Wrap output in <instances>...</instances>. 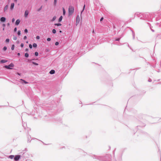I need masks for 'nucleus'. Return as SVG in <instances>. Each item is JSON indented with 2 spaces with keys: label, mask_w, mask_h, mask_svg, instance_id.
Instances as JSON below:
<instances>
[{
  "label": "nucleus",
  "mask_w": 161,
  "mask_h": 161,
  "mask_svg": "<svg viewBox=\"0 0 161 161\" xmlns=\"http://www.w3.org/2000/svg\"><path fill=\"white\" fill-rule=\"evenodd\" d=\"M54 25L55 26H61L62 25V24H61L60 23H55L54 24Z\"/></svg>",
  "instance_id": "obj_21"
},
{
  "label": "nucleus",
  "mask_w": 161,
  "mask_h": 161,
  "mask_svg": "<svg viewBox=\"0 0 161 161\" xmlns=\"http://www.w3.org/2000/svg\"><path fill=\"white\" fill-rule=\"evenodd\" d=\"M5 42L6 43H9V39L8 38H7L6 39Z\"/></svg>",
  "instance_id": "obj_33"
},
{
  "label": "nucleus",
  "mask_w": 161,
  "mask_h": 161,
  "mask_svg": "<svg viewBox=\"0 0 161 161\" xmlns=\"http://www.w3.org/2000/svg\"><path fill=\"white\" fill-rule=\"evenodd\" d=\"M21 156L20 155H15L14 158V161H19L21 158Z\"/></svg>",
  "instance_id": "obj_6"
},
{
  "label": "nucleus",
  "mask_w": 161,
  "mask_h": 161,
  "mask_svg": "<svg viewBox=\"0 0 161 161\" xmlns=\"http://www.w3.org/2000/svg\"><path fill=\"white\" fill-rule=\"evenodd\" d=\"M13 39L14 40H16L17 39V37L16 36H14L13 37Z\"/></svg>",
  "instance_id": "obj_39"
},
{
  "label": "nucleus",
  "mask_w": 161,
  "mask_h": 161,
  "mask_svg": "<svg viewBox=\"0 0 161 161\" xmlns=\"http://www.w3.org/2000/svg\"><path fill=\"white\" fill-rule=\"evenodd\" d=\"M7 62V60L6 59H2L0 61V63H6Z\"/></svg>",
  "instance_id": "obj_15"
},
{
  "label": "nucleus",
  "mask_w": 161,
  "mask_h": 161,
  "mask_svg": "<svg viewBox=\"0 0 161 161\" xmlns=\"http://www.w3.org/2000/svg\"><path fill=\"white\" fill-rule=\"evenodd\" d=\"M120 38H117L115 39V41H119L120 40Z\"/></svg>",
  "instance_id": "obj_36"
},
{
  "label": "nucleus",
  "mask_w": 161,
  "mask_h": 161,
  "mask_svg": "<svg viewBox=\"0 0 161 161\" xmlns=\"http://www.w3.org/2000/svg\"><path fill=\"white\" fill-rule=\"evenodd\" d=\"M32 46L34 48H36L37 47V44L36 43H34L33 44Z\"/></svg>",
  "instance_id": "obj_26"
},
{
  "label": "nucleus",
  "mask_w": 161,
  "mask_h": 161,
  "mask_svg": "<svg viewBox=\"0 0 161 161\" xmlns=\"http://www.w3.org/2000/svg\"><path fill=\"white\" fill-rule=\"evenodd\" d=\"M103 17H102L101 18V19H100V21L101 22H102L103 20Z\"/></svg>",
  "instance_id": "obj_44"
},
{
  "label": "nucleus",
  "mask_w": 161,
  "mask_h": 161,
  "mask_svg": "<svg viewBox=\"0 0 161 161\" xmlns=\"http://www.w3.org/2000/svg\"><path fill=\"white\" fill-rule=\"evenodd\" d=\"M127 46L131 49V48L130 47L129 45L128 44H127Z\"/></svg>",
  "instance_id": "obj_61"
},
{
  "label": "nucleus",
  "mask_w": 161,
  "mask_h": 161,
  "mask_svg": "<svg viewBox=\"0 0 161 161\" xmlns=\"http://www.w3.org/2000/svg\"><path fill=\"white\" fill-rule=\"evenodd\" d=\"M56 16H54L53 18H52V19L51 20V21H54L56 19Z\"/></svg>",
  "instance_id": "obj_22"
},
{
  "label": "nucleus",
  "mask_w": 161,
  "mask_h": 161,
  "mask_svg": "<svg viewBox=\"0 0 161 161\" xmlns=\"http://www.w3.org/2000/svg\"><path fill=\"white\" fill-rule=\"evenodd\" d=\"M152 81V79L150 78H149L148 80V81L149 82H150Z\"/></svg>",
  "instance_id": "obj_48"
},
{
  "label": "nucleus",
  "mask_w": 161,
  "mask_h": 161,
  "mask_svg": "<svg viewBox=\"0 0 161 161\" xmlns=\"http://www.w3.org/2000/svg\"><path fill=\"white\" fill-rule=\"evenodd\" d=\"M17 55L19 56L20 55V53H17Z\"/></svg>",
  "instance_id": "obj_54"
},
{
  "label": "nucleus",
  "mask_w": 161,
  "mask_h": 161,
  "mask_svg": "<svg viewBox=\"0 0 161 161\" xmlns=\"http://www.w3.org/2000/svg\"><path fill=\"white\" fill-rule=\"evenodd\" d=\"M54 120H55V122L58 124L61 123L62 122V119L60 118H55Z\"/></svg>",
  "instance_id": "obj_7"
},
{
  "label": "nucleus",
  "mask_w": 161,
  "mask_h": 161,
  "mask_svg": "<svg viewBox=\"0 0 161 161\" xmlns=\"http://www.w3.org/2000/svg\"><path fill=\"white\" fill-rule=\"evenodd\" d=\"M90 156L94 159L95 158L100 161H110L111 157V155L109 154H108L104 157L98 156L95 155H92Z\"/></svg>",
  "instance_id": "obj_1"
},
{
  "label": "nucleus",
  "mask_w": 161,
  "mask_h": 161,
  "mask_svg": "<svg viewBox=\"0 0 161 161\" xmlns=\"http://www.w3.org/2000/svg\"><path fill=\"white\" fill-rule=\"evenodd\" d=\"M141 16V13L139 12L136 13L134 15V17L137 16L138 17H140Z\"/></svg>",
  "instance_id": "obj_11"
},
{
  "label": "nucleus",
  "mask_w": 161,
  "mask_h": 161,
  "mask_svg": "<svg viewBox=\"0 0 161 161\" xmlns=\"http://www.w3.org/2000/svg\"><path fill=\"white\" fill-rule=\"evenodd\" d=\"M143 16L144 17V19L147 20L148 21H152V18L151 17V14H144Z\"/></svg>",
  "instance_id": "obj_3"
},
{
  "label": "nucleus",
  "mask_w": 161,
  "mask_h": 161,
  "mask_svg": "<svg viewBox=\"0 0 161 161\" xmlns=\"http://www.w3.org/2000/svg\"><path fill=\"white\" fill-rule=\"evenodd\" d=\"M29 13V12L28 10H25L24 14V16L25 18H27Z\"/></svg>",
  "instance_id": "obj_9"
},
{
  "label": "nucleus",
  "mask_w": 161,
  "mask_h": 161,
  "mask_svg": "<svg viewBox=\"0 0 161 161\" xmlns=\"http://www.w3.org/2000/svg\"><path fill=\"white\" fill-rule=\"evenodd\" d=\"M51 102V103H52V104H53V103H54V101H52Z\"/></svg>",
  "instance_id": "obj_60"
},
{
  "label": "nucleus",
  "mask_w": 161,
  "mask_h": 161,
  "mask_svg": "<svg viewBox=\"0 0 161 161\" xmlns=\"http://www.w3.org/2000/svg\"><path fill=\"white\" fill-rule=\"evenodd\" d=\"M3 51H5L7 49V47L6 46H4L3 49Z\"/></svg>",
  "instance_id": "obj_34"
},
{
  "label": "nucleus",
  "mask_w": 161,
  "mask_h": 161,
  "mask_svg": "<svg viewBox=\"0 0 161 161\" xmlns=\"http://www.w3.org/2000/svg\"><path fill=\"white\" fill-rule=\"evenodd\" d=\"M20 22V20L19 19H17L16 20V22H15V24L16 25H18Z\"/></svg>",
  "instance_id": "obj_12"
},
{
  "label": "nucleus",
  "mask_w": 161,
  "mask_h": 161,
  "mask_svg": "<svg viewBox=\"0 0 161 161\" xmlns=\"http://www.w3.org/2000/svg\"><path fill=\"white\" fill-rule=\"evenodd\" d=\"M56 32V30L55 29H53L52 30V33L54 34H55Z\"/></svg>",
  "instance_id": "obj_30"
},
{
  "label": "nucleus",
  "mask_w": 161,
  "mask_h": 161,
  "mask_svg": "<svg viewBox=\"0 0 161 161\" xmlns=\"http://www.w3.org/2000/svg\"><path fill=\"white\" fill-rule=\"evenodd\" d=\"M59 32L60 33H61L62 32V31L61 30H60Z\"/></svg>",
  "instance_id": "obj_57"
},
{
  "label": "nucleus",
  "mask_w": 161,
  "mask_h": 161,
  "mask_svg": "<svg viewBox=\"0 0 161 161\" xmlns=\"http://www.w3.org/2000/svg\"><path fill=\"white\" fill-rule=\"evenodd\" d=\"M80 21V17L79 15L77 16L76 17V24H78Z\"/></svg>",
  "instance_id": "obj_8"
},
{
  "label": "nucleus",
  "mask_w": 161,
  "mask_h": 161,
  "mask_svg": "<svg viewBox=\"0 0 161 161\" xmlns=\"http://www.w3.org/2000/svg\"><path fill=\"white\" fill-rule=\"evenodd\" d=\"M20 80L22 81L21 83L22 84L23 83H24L25 84H28V82H27V81H25V80L24 79H20Z\"/></svg>",
  "instance_id": "obj_14"
},
{
  "label": "nucleus",
  "mask_w": 161,
  "mask_h": 161,
  "mask_svg": "<svg viewBox=\"0 0 161 161\" xmlns=\"http://www.w3.org/2000/svg\"><path fill=\"white\" fill-rule=\"evenodd\" d=\"M66 13V11L64 8H63V15H65Z\"/></svg>",
  "instance_id": "obj_19"
},
{
  "label": "nucleus",
  "mask_w": 161,
  "mask_h": 161,
  "mask_svg": "<svg viewBox=\"0 0 161 161\" xmlns=\"http://www.w3.org/2000/svg\"><path fill=\"white\" fill-rule=\"evenodd\" d=\"M62 19H63V16H62L61 15V16H60V17H59V18L58 19V22H61V21H62Z\"/></svg>",
  "instance_id": "obj_18"
},
{
  "label": "nucleus",
  "mask_w": 161,
  "mask_h": 161,
  "mask_svg": "<svg viewBox=\"0 0 161 161\" xmlns=\"http://www.w3.org/2000/svg\"><path fill=\"white\" fill-rule=\"evenodd\" d=\"M8 5H6L5 6L4 8V12H5L8 9Z\"/></svg>",
  "instance_id": "obj_20"
},
{
  "label": "nucleus",
  "mask_w": 161,
  "mask_h": 161,
  "mask_svg": "<svg viewBox=\"0 0 161 161\" xmlns=\"http://www.w3.org/2000/svg\"><path fill=\"white\" fill-rule=\"evenodd\" d=\"M14 45L13 44L12 45V47H11V49L12 50H14Z\"/></svg>",
  "instance_id": "obj_31"
},
{
  "label": "nucleus",
  "mask_w": 161,
  "mask_h": 161,
  "mask_svg": "<svg viewBox=\"0 0 161 161\" xmlns=\"http://www.w3.org/2000/svg\"><path fill=\"white\" fill-rule=\"evenodd\" d=\"M55 71L53 69H52L49 72V73L50 74L53 75L55 73Z\"/></svg>",
  "instance_id": "obj_16"
},
{
  "label": "nucleus",
  "mask_w": 161,
  "mask_h": 161,
  "mask_svg": "<svg viewBox=\"0 0 161 161\" xmlns=\"http://www.w3.org/2000/svg\"><path fill=\"white\" fill-rule=\"evenodd\" d=\"M42 8V5L41 6V7L37 10V11L38 12H39Z\"/></svg>",
  "instance_id": "obj_28"
},
{
  "label": "nucleus",
  "mask_w": 161,
  "mask_h": 161,
  "mask_svg": "<svg viewBox=\"0 0 161 161\" xmlns=\"http://www.w3.org/2000/svg\"><path fill=\"white\" fill-rule=\"evenodd\" d=\"M29 137L31 138V136H28V139H29V138H30Z\"/></svg>",
  "instance_id": "obj_56"
},
{
  "label": "nucleus",
  "mask_w": 161,
  "mask_h": 161,
  "mask_svg": "<svg viewBox=\"0 0 161 161\" xmlns=\"http://www.w3.org/2000/svg\"><path fill=\"white\" fill-rule=\"evenodd\" d=\"M25 56L26 58H28L29 57V54L27 53H26L25 54Z\"/></svg>",
  "instance_id": "obj_29"
},
{
  "label": "nucleus",
  "mask_w": 161,
  "mask_h": 161,
  "mask_svg": "<svg viewBox=\"0 0 161 161\" xmlns=\"http://www.w3.org/2000/svg\"><path fill=\"white\" fill-rule=\"evenodd\" d=\"M55 106H56V104H54V105H53V106L52 105H50V107H51L52 106L53 107H55Z\"/></svg>",
  "instance_id": "obj_53"
},
{
  "label": "nucleus",
  "mask_w": 161,
  "mask_h": 161,
  "mask_svg": "<svg viewBox=\"0 0 161 161\" xmlns=\"http://www.w3.org/2000/svg\"><path fill=\"white\" fill-rule=\"evenodd\" d=\"M28 50H29V49H28V48H26V49H25V51L26 52L28 51Z\"/></svg>",
  "instance_id": "obj_51"
},
{
  "label": "nucleus",
  "mask_w": 161,
  "mask_h": 161,
  "mask_svg": "<svg viewBox=\"0 0 161 161\" xmlns=\"http://www.w3.org/2000/svg\"><path fill=\"white\" fill-rule=\"evenodd\" d=\"M74 7L72 6H70L68 9L69 16L71 15L74 13Z\"/></svg>",
  "instance_id": "obj_4"
},
{
  "label": "nucleus",
  "mask_w": 161,
  "mask_h": 161,
  "mask_svg": "<svg viewBox=\"0 0 161 161\" xmlns=\"http://www.w3.org/2000/svg\"><path fill=\"white\" fill-rule=\"evenodd\" d=\"M113 28H114H114H115V26L114 25Z\"/></svg>",
  "instance_id": "obj_64"
},
{
  "label": "nucleus",
  "mask_w": 161,
  "mask_h": 161,
  "mask_svg": "<svg viewBox=\"0 0 161 161\" xmlns=\"http://www.w3.org/2000/svg\"><path fill=\"white\" fill-rule=\"evenodd\" d=\"M151 31H153V32H154V30H153V29H151Z\"/></svg>",
  "instance_id": "obj_62"
},
{
  "label": "nucleus",
  "mask_w": 161,
  "mask_h": 161,
  "mask_svg": "<svg viewBox=\"0 0 161 161\" xmlns=\"http://www.w3.org/2000/svg\"><path fill=\"white\" fill-rule=\"evenodd\" d=\"M40 38V37L39 36H36V39L37 40H38V39H39Z\"/></svg>",
  "instance_id": "obj_42"
},
{
  "label": "nucleus",
  "mask_w": 161,
  "mask_h": 161,
  "mask_svg": "<svg viewBox=\"0 0 161 161\" xmlns=\"http://www.w3.org/2000/svg\"><path fill=\"white\" fill-rule=\"evenodd\" d=\"M15 21V19L14 18H13L12 19V22H14Z\"/></svg>",
  "instance_id": "obj_46"
},
{
  "label": "nucleus",
  "mask_w": 161,
  "mask_h": 161,
  "mask_svg": "<svg viewBox=\"0 0 161 161\" xmlns=\"http://www.w3.org/2000/svg\"><path fill=\"white\" fill-rule=\"evenodd\" d=\"M17 75H21L20 73H17Z\"/></svg>",
  "instance_id": "obj_52"
},
{
  "label": "nucleus",
  "mask_w": 161,
  "mask_h": 161,
  "mask_svg": "<svg viewBox=\"0 0 161 161\" xmlns=\"http://www.w3.org/2000/svg\"><path fill=\"white\" fill-rule=\"evenodd\" d=\"M94 33V30H93V31H92V33Z\"/></svg>",
  "instance_id": "obj_59"
},
{
  "label": "nucleus",
  "mask_w": 161,
  "mask_h": 161,
  "mask_svg": "<svg viewBox=\"0 0 161 161\" xmlns=\"http://www.w3.org/2000/svg\"><path fill=\"white\" fill-rule=\"evenodd\" d=\"M9 25H10L9 23H7V25H8V26H9Z\"/></svg>",
  "instance_id": "obj_55"
},
{
  "label": "nucleus",
  "mask_w": 161,
  "mask_h": 161,
  "mask_svg": "<svg viewBox=\"0 0 161 161\" xmlns=\"http://www.w3.org/2000/svg\"><path fill=\"white\" fill-rule=\"evenodd\" d=\"M59 44V42H56L55 43V45L56 46H57Z\"/></svg>",
  "instance_id": "obj_41"
},
{
  "label": "nucleus",
  "mask_w": 161,
  "mask_h": 161,
  "mask_svg": "<svg viewBox=\"0 0 161 161\" xmlns=\"http://www.w3.org/2000/svg\"><path fill=\"white\" fill-rule=\"evenodd\" d=\"M17 34L18 36H20L21 35V31L20 30L18 31Z\"/></svg>",
  "instance_id": "obj_32"
},
{
  "label": "nucleus",
  "mask_w": 161,
  "mask_h": 161,
  "mask_svg": "<svg viewBox=\"0 0 161 161\" xmlns=\"http://www.w3.org/2000/svg\"><path fill=\"white\" fill-rule=\"evenodd\" d=\"M28 31L27 29H25L24 30V32L25 33H28Z\"/></svg>",
  "instance_id": "obj_37"
},
{
  "label": "nucleus",
  "mask_w": 161,
  "mask_h": 161,
  "mask_svg": "<svg viewBox=\"0 0 161 161\" xmlns=\"http://www.w3.org/2000/svg\"><path fill=\"white\" fill-rule=\"evenodd\" d=\"M149 117L148 116L146 115H142V117H140L139 118L140 119V120L139 122V125L137 126V127H144L146 125V124L145 123H143L142 120L144 121V120H146V119H147V118Z\"/></svg>",
  "instance_id": "obj_2"
},
{
  "label": "nucleus",
  "mask_w": 161,
  "mask_h": 161,
  "mask_svg": "<svg viewBox=\"0 0 161 161\" xmlns=\"http://www.w3.org/2000/svg\"><path fill=\"white\" fill-rule=\"evenodd\" d=\"M47 41H50L51 40V38L49 37L47 38Z\"/></svg>",
  "instance_id": "obj_38"
},
{
  "label": "nucleus",
  "mask_w": 161,
  "mask_h": 161,
  "mask_svg": "<svg viewBox=\"0 0 161 161\" xmlns=\"http://www.w3.org/2000/svg\"><path fill=\"white\" fill-rule=\"evenodd\" d=\"M31 62L33 64L35 65H38V64L35 62L32 61V62Z\"/></svg>",
  "instance_id": "obj_27"
},
{
  "label": "nucleus",
  "mask_w": 161,
  "mask_h": 161,
  "mask_svg": "<svg viewBox=\"0 0 161 161\" xmlns=\"http://www.w3.org/2000/svg\"><path fill=\"white\" fill-rule=\"evenodd\" d=\"M2 26L3 27H4L6 26V25L5 24H3L2 25Z\"/></svg>",
  "instance_id": "obj_49"
},
{
  "label": "nucleus",
  "mask_w": 161,
  "mask_h": 161,
  "mask_svg": "<svg viewBox=\"0 0 161 161\" xmlns=\"http://www.w3.org/2000/svg\"><path fill=\"white\" fill-rule=\"evenodd\" d=\"M17 27H15L14 28V32H15L17 31Z\"/></svg>",
  "instance_id": "obj_43"
},
{
  "label": "nucleus",
  "mask_w": 161,
  "mask_h": 161,
  "mask_svg": "<svg viewBox=\"0 0 161 161\" xmlns=\"http://www.w3.org/2000/svg\"><path fill=\"white\" fill-rule=\"evenodd\" d=\"M27 38V37L26 36H24V38H23L24 40H25Z\"/></svg>",
  "instance_id": "obj_47"
},
{
  "label": "nucleus",
  "mask_w": 161,
  "mask_h": 161,
  "mask_svg": "<svg viewBox=\"0 0 161 161\" xmlns=\"http://www.w3.org/2000/svg\"><path fill=\"white\" fill-rule=\"evenodd\" d=\"M14 156H14V155H10L8 156V158H9L11 159H12L13 158L14 159Z\"/></svg>",
  "instance_id": "obj_17"
},
{
  "label": "nucleus",
  "mask_w": 161,
  "mask_h": 161,
  "mask_svg": "<svg viewBox=\"0 0 161 161\" xmlns=\"http://www.w3.org/2000/svg\"><path fill=\"white\" fill-rule=\"evenodd\" d=\"M26 161H33L29 159H27L26 160Z\"/></svg>",
  "instance_id": "obj_50"
},
{
  "label": "nucleus",
  "mask_w": 161,
  "mask_h": 161,
  "mask_svg": "<svg viewBox=\"0 0 161 161\" xmlns=\"http://www.w3.org/2000/svg\"><path fill=\"white\" fill-rule=\"evenodd\" d=\"M57 0H54L53 5L55 6L56 5L57 2Z\"/></svg>",
  "instance_id": "obj_24"
},
{
  "label": "nucleus",
  "mask_w": 161,
  "mask_h": 161,
  "mask_svg": "<svg viewBox=\"0 0 161 161\" xmlns=\"http://www.w3.org/2000/svg\"><path fill=\"white\" fill-rule=\"evenodd\" d=\"M14 66V64L12 63H11L8 65H5L4 67L7 69H13L11 67H13Z\"/></svg>",
  "instance_id": "obj_5"
},
{
  "label": "nucleus",
  "mask_w": 161,
  "mask_h": 161,
  "mask_svg": "<svg viewBox=\"0 0 161 161\" xmlns=\"http://www.w3.org/2000/svg\"><path fill=\"white\" fill-rule=\"evenodd\" d=\"M27 142H30V141H29V139H28V140Z\"/></svg>",
  "instance_id": "obj_58"
},
{
  "label": "nucleus",
  "mask_w": 161,
  "mask_h": 161,
  "mask_svg": "<svg viewBox=\"0 0 161 161\" xmlns=\"http://www.w3.org/2000/svg\"><path fill=\"white\" fill-rule=\"evenodd\" d=\"M24 44L23 43H21L20 44V47H24Z\"/></svg>",
  "instance_id": "obj_45"
},
{
  "label": "nucleus",
  "mask_w": 161,
  "mask_h": 161,
  "mask_svg": "<svg viewBox=\"0 0 161 161\" xmlns=\"http://www.w3.org/2000/svg\"><path fill=\"white\" fill-rule=\"evenodd\" d=\"M14 2H17V0H14Z\"/></svg>",
  "instance_id": "obj_63"
},
{
  "label": "nucleus",
  "mask_w": 161,
  "mask_h": 161,
  "mask_svg": "<svg viewBox=\"0 0 161 161\" xmlns=\"http://www.w3.org/2000/svg\"><path fill=\"white\" fill-rule=\"evenodd\" d=\"M131 31L132 33L133 38V39H134L135 37V32L133 31H132V30Z\"/></svg>",
  "instance_id": "obj_25"
},
{
  "label": "nucleus",
  "mask_w": 161,
  "mask_h": 161,
  "mask_svg": "<svg viewBox=\"0 0 161 161\" xmlns=\"http://www.w3.org/2000/svg\"><path fill=\"white\" fill-rule=\"evenodd\" d=\"M14 3H12L11 4L10 8L11 10H12L14 9Z\"/></svg>",
  "instance_id": "obj_13"
},
{
  "label": "nucleus",
  "mask_w": 161,
  "mask_h": 161,
  "mask_svg": "<svg viewBox=\"0 0 161 161\" xmlns=\"http://www.w3.org/2000/svg\"><path fill=\"white\" fill-rule=\"evenodd\" d=\"M6 20V18L4 17H2L0 18V21L2 22H4Z\"/></svg>",
  "instance_id": "obj_10"
},
{
  "label": "nucleus",
  "mask_w": 161,
  "mask_h": 161,
  "mask_svg": "<svg viewBox=\"0 0 161 161\" xmlns=\"http://www.w3.org/2000/svg\"><path fill=\"white\" fill-rule=\"evenodd\" d=\"M29 47L31 49L32 48V45L31 44H30L29 45Z\"/></svg>",
  "instance_id": "obj_40"
},
{
  "label": "nucleus",
  "mask_w": 161,
  "mask_h": 161,
  "mask_svg": "<svg viewBox=\"0 0 161 161\" xmlns=\"http://www.w3.org/2000/svg\"><path fill=\"white\" fill-rule=\"evenodd\" d=\"M85 4H84L83 6V9L82 10L81 12L80 16H81L83 12L84 11L85 9Z\"/></svg>",
  "instance_id": "obj_23"
},
{
  "label": "nucleus",
  "mask_w": 161,
  "mask_h": 161,
  "mask_svg": "<svg viewBox=\"0 0 161 161\" xmlns=\"http://www.w3.org/2000/svg\"><path fill=\"white\" fill-rule=\"evenodd\" d=\"M38 53L37 52H36L35 53V55L36 56H38Z\"/></svg>",
  "instance_id": "obj_35"
}]
</instances>
